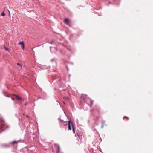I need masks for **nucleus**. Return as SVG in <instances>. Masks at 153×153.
Instances as JSON below:
<instances>
[{"label": "nucleus", "instance_id": "18", "mask_svg": "<svg viewBox=\"0 0 153 153\" xmlns=\"http://www.w3.org/2000/svg\"><path fill=\"white\" fill-rule=\"evenodd\" d=\"M127 118V117H126V116H125V117H124V118Z\"/></svg>", "mask_w": 153, "mask_h": 153}, {"label": "nucleus", "instance_id": "4", "mask_svg": "<svg viewBox=\"0 0 153 153\" xmlns=\"http://www.w3.org/2000/svg\"><path fill=\"white\" fill-rule=\"evenodd\" d=\"M19 142V141H13V142H12L10 143L12 144H17L18 142Z\"/></svg>", "mask_w": 153, "mask_h": 153}, {"label": "nucleus", "instance_id": "6", "mask_svg": "<svg viewBox=\"0 0 153 153\" xmlns=\"http://www.w3.org/2000/svg\"><path fill=\"white\" fill-rule=\"evenodd\" d=\"M64 22L66 24H67V19L65 18L64 20Z\"/></svg>", "mask_w": 153, "mask_h": 153}, {"label": "nucleus", "instance_id": "9", "mask_svg": "<svg viewBox=\"0 0 153 153\" xmlns=\"http://www.w3.org/2000/svg\"><path fill=\"white\" fill-rule=\"evenodd\" d=\"M21 48L22 49H24V44L22 45Z\"/></svg>", "mask_w": 153, "mask_h": 153}, {"label": "nucleus", "instance_id": "11", "mask_svg": "<svg viewBox=\"0 0 153 153\" xmlns=\"http://www.w3.org/2000/svg\"><path fill=\"white\" fill-rule=\"evenodd\" d=\"M4 48H5V49L6 50H8V49H7V48H6V47H4Z\"/></svg>", "mask_w": 153, "mask_h": 153}, {"label": "nucleus", "instance_id": "19", "mask_svg": "<svg viewBox=\"0 0 153 153\" xmlns=\"http://www.w3.org/2000/svg\"><path fill=\"white\" fill-rule=\"evenodd\" d=\"M52 151H53V152H54V151H53V149L52 150Z\"/></svg>", "mask_w": 153, "mask_h": 153}, {"label": "nucleus", "instance_id": "13", "mask_svg": "<svg viewBox=\"0 0 153 153\" xmlns=\"http://www.w3.org/2000/svg\"><path fill=\"white\" fill-rule=\"evenodd\" d=\"M8 12H9V15H10V11L9 10H8Z\"/></svg>", "mask_w": 153, "mask_h": 153}, {"label": "nucleus", "instance_id": "15", "mask_svg": "<svg viewBox=\"0 0 153 153\" xmlns=\"http://www.w3.org/2000/svg\"><path fill=\"white\" fill-rule=\"evenodd\" d=\"M17 64V65H19V66H21V65H20V64H19V63H18Z\"/></svg>", "mask_w": 153, "mask_h": 153}, {"label": "nucleus", "instance_id": "14", "mask_svg": "<svg viewBox=\"0 0 153 153\" xmlns=\"http://www.w3.org/2000/svg\"><path fill=\"white\" fill-rule=\"evenodd\" d=\"M102 128H103V126L102 125L101 126Z\"/></svg>", "mask_w": 153, "mask_h": 153}, {"label": "nucleus", "instance_id": "16", "mask_svg": "<svg viewBox=\"0 0 153 153\" xmlns=\"http://www.w3.org/2000/svg\"><path fill=\"white\" fill-rule=\"evenodd\" d=\"M93 101H91V104H93Z\"/></svg>", "mask_w": 153, "mask_h": 153}, {"label": "nucleus", "instance_id": "10", "mask_svg": "<svg viewBox=\"0 0 153 153\" xmlns=\"http://www.w3.org/2000/svg\"><path fill=\"white\" fill-rule=\"evenodd\" d=\"M4 126V124H3V123H1V127H2Z\"/></svg>", "mask_w": 153, "mask_h": 153}, {"label": "nucleus", "instance_id": "8", "mask_svg": "<svg viewBox=\"0 0 153 153\" xmlns=\"http://www.w3.org/2000/svg\"><path fill=\"white\" fill-rule=\"evenodd\" d=\"M67 124L66 121H64V125H66Z\"/></svg>", "mask_w": 153, "mask_h": 153}, {"label": "nucleus", "instance_id": "7", "mask_svg": "<svg viewBox=\"0 0 153 153\" xmlns=\"http://www.w3.org/2000/svg\"><path fill=\"white\" fill-rule=\"evenodd\" d=\"M1 16H4L5 15V13H4L3 12L1 13Z\"/></svg>", "mask_w": 153, "mask_h": 153}, {"label": "nucleus", "instance_id": "17", "mask_svg": "<svg viewBox=\"0 0 153 153\" xmlns=\"http://www.w3.org/2000/svg\"><path fill=\"white\" fill-rule=\"evenodd\" d=\"M12 100H14V98H12Z\"/></svg>", "mask_w": 153, "mask_h": 153}, {"label": "nucleus", "instance_id": "5", "mask_svg": "<svg viewBox=\"0 0 153 153\" xmlns=\"http://www.w3.org/2000/svg\"><path fill=\"white\" fill-rule=\"evenodd\" d=\"M19 45H23L24 44V43L23 42H21L18 43Z\"/></svg>", "mask_w": 153, "mask_h": 153}, {"label": "nucleus", "instance_id": "1", "mask_svg": "<svg viewBox=\"0 0 153 153\" xmlns=\"http://www.w3.org/2000/svg\"><path fill=\"white\" fill-rule=\"evenodd\" d=\"M68 125V130H71V127H72V129L74 133H75V129L73 126V123L72 122H71L70 121H69Z\"/></svg>", "mask_w": 153, "mask_h": 153}, {"label": "nucleus", "instance_id": "12", "mask_svg": "<svg viewBox=\"0 0 153 153\" xmlns=\"http://www.w3.org/2000/svg\"><path fill=\"white\" fill-rule=\"evenodd\" d=\"M67 21H68V22H69V19H68Z\"/></svg>", "mask_w": 153, "mask_h": 153}, {"label": "nucleus", "instance_id": "20", "mask_svg": "<svg viewBox=\"0 0 153 153\" xmlns=\"http://www.w3.org/2000/svg\"><path fill=\"white\" fill-rule=\"evenodd\" d=\"M62 121H63V120H61Z\"/></svg>", "mask_w": 153, "mask_h": 153}, {"label": "nucleus", "instance_id": "3", "mask_svg": "<svg viewBox=\"0 0 153 153\" xmlns=\"http://www.w3.org/2000/svg\"><path fill=\"white\" fill-rule=\"evenodd\" d=\"M55 147L56 148L58 149V150L56 151L57 152H59L60 151V147L59 146L57 145H55Z\"/></svg>", "mask_w": 153, "mask_h": 153}, {"label": "nucleus", "instance_id": "2", "mask_svg": "<svg viewBox=\"0 0 153 153\" xmlns=\"http://www.w3.org/2000/svg\"><path fill=\"white\" fill-rule=\"evenodd\" d=\"M14 95L16 97V98L17 100L20 101H21L22 100V98L20 97L19 96L16 95Z\"/></svg>", "mask_w": 153, "mask_h": 153}]
</instances>
